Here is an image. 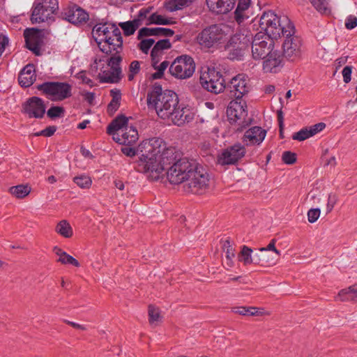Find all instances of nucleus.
I'll return each instance as SVG.
<instances>
[{
  "label": "nucleus",
  "mask_w": 357,
  "mask_h": 357,
  "mask_svg": "<svg viewBox=\"0 0 357 357\" xmlns=\"http://www.w3.org/2000/svg\"><path fill=\"white\" fill-rule=\"evenodd\" d=\"M149 109L154 110L162 119L170 120L174 125L181 126L193 119L190 109L179 105L178 95L172 90H163L155 83L147 93Z\"/></svg>",
  "instance_id": "nucleus-1"
},
{
  "label": "nucleus",
  "mask_w": 357,
  "mask_h": 357,
  "mask_svg": "<svg viewBox=\"0 0 357 357\" xmlns=\"http://www.w3.org/2000/svg\"><path fill=\"white\" fill-rule=\"evenodd\" d=\"M170 183L183 184L185 192L203 194L208 187L209 174L196 160L188 158H179L166 172Z\"/></svg>",
  "instance_id": "nucleus-2"
},
{
  "label": "nucleus",
  "mask_w": 357,
  "mask_h": 357,
  "mask_svg": "<svg viewBox=\"0 0 357 357\" xmlns=\"http://www.w3.org/2000/svg\"><path fill=\"white\" fill-rule=\"evenodd\" d=\"M258 23L259 31L255 34V40L268 38L274 41L282 36L284 38L283 45H298L303 42L287 17L280 18L269 10L263 13Z\"/></svg>",
  "instance_id": "nucleus-3"
},
{
  "label": "nucleus",
  "mask_w": 357,
  "mask_h": 357,
  "mask_svg": "<svg viewBox=\"0 0 357 357\" xmlns=\"http://www.w3.org/2000/svg\"><path fill=\"white\" fill-rule=\"evenodd\" d=\"M92 36L98 45L102 43L107 45H114L115 43L123 44L121 32L116 24L103 20L93 26Z\"/></svg>",
  "instance_id": "nucleus-4"
},
{
  "label": "nucleus",
  "mask_w": 357,
  "mask_h": 357,
  "mask_svg": "<svg viewBox=\"0 0 357 357\" xmlns=\"http://www.w3.org/2000/svg\"><path fill=\"white\" fill-rule=\"evenodd\" d=\"M246 108V102L243 100H233L227 107L228 121L235 126L234 129L238 132H241L251 123L252 119L248 117Z\"/></svg>",
  "instance_id": "nucleus-5"
},
{
  "label": "nucleus",
  "mask_w": 357,
  "mask_h": 357,
  "mask_svg": "<svg viewBox=\"0 0 357 357\" xmlns=\"http://www.w3.org/2000/svg\"><path fill=\"white\" fill-rule=\"evenodd\" d=\"M178 156L174 149H164L158 158L153 161V165L147 175L148 178L153 181L158 180L163 172H167L169 167H172L178 161Z\"/></svg>",
  "instance_id": "nucleus-6"
},
{
  "label": "nucleus",
  "mask_w": 357,
  "mask_h": 357,
  "mask_svg": "<svg viewBox=\"0 0 357 357\" xmlns=\"http://www.w3.org/2000/svg\"><path fill=\"white\" fill-rule=\"evenodd\" d=\"M37 89L53 101H62L72 96V86L67 82H45Z\"/></svg>",
  "instance_id": "nucleus-7"
},
{
  "label": "nucleus",
  "mask_w": 357,
  "mask_h": 357,
  "mask_svg": "<svg viewBox=\"0 0 357 357\" xmlns=\"http://www.w3.org/2000/svg\"><path fill=\"white\" fill-rule=\"evenodd\" d=\"M199 81L204 89L215 94L221 93L226 88L225 79L215 68H208L207 71L202 73Z\"/></svg>",
  "instance_id": "nucleus-8"
},
{
  "label": "nucleus",
  "mask_w": 357,
  "mask_h": 357,
  "mask_svg": "<svg viewBox=\"0 0 357 357\" xmlns=\"http://www.w3.org/2000/svg\"><path fill=\"white\" fill-rule=\"evenodd\" d=\"M174 31L165 28H142L138 32L139 45H171L169 39H158L159 36H172Z\"/></svg>",
  "instance_id": "nucleus-9"
},
{
  "label": "nucleus",
  "mask_w": 357,
  "mask_h": 357,
  "mask_svg": "<svg viewBox=\"0 0 357 357\" xmlns=\"http://www.w3.org/2000/svg\"><path fill=\"white\" fill-rule=\"evenodd\" d=\"M195 70L193 59L188 55L177 57L170 65L169 71L172 75L178 79L190 77Z\"/></svg>",
  "instance_id": "nucleus-10"
},
{
  "label": "nucleus",
  "mask_w": 357,
  "mask_h": 357,
  "mask_svg": "<svg viewBox=\"0 0 357 357\" xmlns=\"http://www.w3.org/2000/svg\"><path fill=\"white\" fill-rule=\"evenodd\" d=\"M137 150L142 153V156L136 162L135 169L139 172L148 175L151 166L153 165V161L157 159V157L153 155L149 139L144 140L139 145Z\"/></svg>",
  "instance_id": "nucleus-11"
},
{
  "label": "nucleus",
  "mask_w": 357,
  "mask_h": 357,
  "mask_svg": "<svg viewBox=\"0 0 357 357\" xmlns=\"http://www.w3.org/2000/svg\"><path fill=\"white\" fill-rule=\"evenodd\" d=\"M274 47L263 61L262 69L266 73H278L283 67L282 48L285 46Z\"/></svg>",
  "instance_id": "nucleus-12"
},
{
  "label": "nucleus",
  "mask_w": 357,
  "mask_h": 357,
  "mask_svg": "<svg viewBox=\"0 0 357 357\" xmlns=\"http://www.w3.org/2000/svg\"><path fill=\"white\" fill-rule=\"evenodd\" d=\"M245 154V148L241 144H235L225 149L217 158L218 164L220 165H235Z\"/></svg>",
  "instance_id": "nucleus-13"
},
{
  "label": "nucleus",
  "mask_w": 357,
  "mask_h": 357,
  "mask_svg": "<svg viewBox=\"0 0 357 357\" xmlns=\"http://www.w3.org/2000/svg\"><path fill=\"white\" fill-rule=\"evenodd\" d=\"M22 112L29 118L41 119L45 113L44 101L36 96L29 98L23 103Z\"/></svg>",
  "instance_id": "nucleus-14"
},
{
  "label": "nucleus",
  "mask_w": 357,
  "mask_h": 357,
  "mask_svg": "<svg viewBox=\"0 0 357 357\" xmlns=\"http://www.w3.org/2000/svg\"><path fill=\"white\" fill-rule=\"evenodd\" d=\"M225 35L217 26H212L204 29L197 36L199 45H212L225 42Z\"/></svg>",
  "instance_id": "nucleus-15"
},
{
  "label": "nucleus",
  "mask_w": 357,
  "mask_h": 357,
  "mask_svg": "<svg viewBox=\"0 0 357 357\" xmlns=\"http://www.w3.org/2000/svg\"><path fill=\"white\" fill-rule=\"evenodd\" d=\"M225 89L229 91L231 96L235 100H242V97L248 92L249 87L245 75L238 74L230 80Z\"/></svg>",
  "instance_id": "nucleus-16"
},
{
  "label": "nucleus",
  "mask_w": 357,
  "mask_h": 357,
  "mask_svg": "<svg viewBox=\"0 0 357 357\" xmlns=\"http://www.w3.org/2000/svg\"><path fill=\"white\" fill-rule=\"evenodd\" d=\"M63 14V17L74 24H82L89 20L88 13L79 6L73 5L66 8Z\"/></svg>",
  "instance_id": "nucleus-17"
},
{
  "label": "nucleus",
  "mask_w": 357,
  "mask_h": 357,
  "mask_svg": "<svg viewBox=\"0 0 357 357\" xmlns=\"http://www.w3.org/2000/svg\"><path fill=\"white\" fill-rule=\"evenodd\" d=\"M24 36L25 45H42L48 42L50 34L46 30L30 28L24 31Z\"/></svg>",
  "instance_id": "nucleus-18"
},
{
  "label": "nucleus",
  "mask_w": 357,
  "mask_h": 357,
  "mask_svg": "<svg viewBox=\"0 0 357 357\" xmlns=\"http://www.w3.org/2000/svg\"><path fill=\"white\" fill-rule=\"evenodd\" d=\"M257 41L255 40V36L253 37L248 29L242 28L231 37L229 45H265L267 43L265 40Z\"/></svg>",
  "instance_id": "nucleus-19"
},
{
  "label": "nucleus",
  "mask_w": 357,
  "mask_h": 357,
  "mask_svg": "<svg viewBox=\"0 0 357 357\" xmlns=\"http://www.w3.org/2000/svg\"><path fill=\"white\" fill-rule=\"evenodd\" d=\"M139 138L137 129L132 126H126L121 131V134L117 133L113 136V139L120 144L131 146L135 143Z\"/></svg>",
  "instance_id": "nucleus-20"
},
{
  "label": "nucleus",
  "mask_w": 357,
  "mask_h": 357,
  "mask_svg": "<svg viewBox=\"0 0 357 357\" xmlns=\"http://www.w3.org/2000/svg\"><path fill=\"white\" fill-rule=\"evenodd\" d=\"M33 4L43 12L45 22L52 20L59 8L58 0H35Z\"/></svg>",
  "instance_id": "nucleus-21"
},
{
  "label": "nucleus",
  "mask_w": 357,
  "mask_h": 357,
  "mask_svg": "<svg viewBox=\"0 0 357 357\" xmlns=\"http://www.w3.org/2000/svg\"><path fill=\"white\" fill-rule=\"evenodd\" d=\"M36 79L35 66L29 63L25 66L20 72L18 82L21 86L27 88L31 86Z\"/></svg>",
  "instance_id": "nucleus-22"
},
{
  "label": "nucleus",
  "mask_w": 357,
  "mask_h": 357,
  "mask_svg": "<svg viewBox=\"0 0 357 357\" xmlns=\"http://www.w3.org/2000/svg\"><path fill=\"white\" fill-rule=\"evenodd\" d=\"M211 11L217 14H225L231 10L235 5V0H206Z\"/></svg>",
  "instance_id": "nucleus-23"
},
{
  "label": "nucleus",
  "mask_w": 357,
  "mask_h": 357,
  "mask_svg": "<svg viewBox=\"0 0 357 357\" xmlns=\"http://www.w3.org/2000/svg\"><path fill=\"white\" fill-rule=\"evenodd\" d=\"M266 131L259 126H254L248 130L243 137L244 142L248 144H259L263 142Z\"/></svg>",
  "instance_id": "nucleus-24"
},
{
  "label": "nucleus",
  "mask_w": 357,
  "mask_h": 357,
  "mask_svg": "<svg viewBox=\"0 0 357 357\" xmlns=\"http://www.w3.org/2000/svg\"><path fill=\"white\" fill-rule=\"evenodd\" d=\"M147 13V10L142 9L139 13L137 18H135L133 20L119 23V26L123 30V34L126 36L132 35L142 25V20L143 17H146Z\"/></svg>",
  "instance_id": "nucleus-25"
},
{
  "label": "nucleus",
  "mask_w": 357,
  "mask_h": 357,
  "mask_svg": "<svg viewBox=\"0 0 357 357\" xmlns=\"http://www.w3.org/2000/svg\"><path fill=\"white\" fill-rule=\"evenodd\" d=\"M128 118L124 115H119L108 125L107 132L113 136L116 135V132L122 130L126 126H128Z\"/></svg>",
  "instance_id": "nucleus-26"
},
{
  "label": "nucleus",
  "mask_w": 357,
  "mask_h": 357,
  "mask_svg": "<svg viewBox=\"0 0 357 357\" xmlns=\"http://www.w3.org/2000/svg\"><path fill=\"white\" fill-rule=\"evenodd\" d=\"M53 252L59 257L56 259L57 262H59L61 264L64 265L71 264L75 267H79L80 266V264L76 259H75L71 255L67 254L65 251H63L61 248H59L58 246H54L53 248Z\"/></svg>",
  "instance_id": "nucleus-27"
},
{
  "label": "nucleus",
  "mask_w": 357,
  "mask_h": 357,
  "mask_svg": "<svg viewBox=\"0 0 357 357\" xmlns=\"http://www.w3.org/2000/svg\"><path fill=\"white\" fill-rule=\"evenodd\" d=\"M121 68H110V70H105L100 75L102 83H117L121 79Z\"/></svg>",
  "instance_id": "nucleus-28"
},
{
  "label": "nucleus",
  "mask_w": 357,
  "mask_h": 357,
  "mask_svg": "<svg viewBox=\"0 0 357 357\" xmlns=\"http://www.w3.org/2000/svg\"><path fill=\"white\" fill-rule=\"evenodd\" d=\"M194 0H165V8L169 12L182 10L192 4Z\"/></svg>",
  "instance_id": "nucleus-29"
},
{
  "label": "nucleus",
  "mask_w": 357,
  "mask_h": 357,
  "mask_svg": "<svg viewBox=\"0 0 357 357\" xmlns=\"http://www.w3.org/2000/svg\"><path fill=\"white\" fill-rule=\"evenodd\" d=\"M337 298H339L341 301H355L357 298V284L342 289Z\"/></svg>",
  "instance_id": "nucleus-30"
},
{
  "label": "nucleus",
  "mask_w": 357,
  "mask_h": 357,
  "mask_svg": "<svg viewBox=\"0 0 357 357\" xmlns=\"http://www.w3.org/2000/svg\"><path fill=\"white\" fill-rule=\"evenodd\" d=\"M252 56L255 60H264L274 46H251Z\"/></svg>",
  "instance_id": "nucleus-31"
},
{
  "label": "nucleus",
  "mask_w": 357,
  "mask_h": 357,
  "mask_svg": "<svg viewBox=\"0 0 357 357\" xmlns=\"http://www.w3.org/2000/svg\"><path fill=\"white\" fill-rule=\"evenodd\" d=\"M8 192L17 199H23L31 192V187L29 185H17L9 188Z\"/></svg>",
  "instance_id": "nucleus-32"
},
{
  "label": "nucleus",
  "mask_w": 357,
  "mask_h": 357,
  "mask_svg": "<svg viewBox=\"0 0 357 357\" xmlns=\"http://www.w3.org/2000/svg\"><path fill=\"white\" fill-rule=\"evenodd\" d=\"M250 0H238L237 8L235 10L236 20L240 24L244 19L248 18V16L244 15L245 11L250 6Z\"/></svg>",
  "instance_id": "nucleus-33"
},
{
  "label": "nucleus",
  "mask_w": 357,
  "mask_h": 357,
  "mask_svg": "<svg viewBox=\"0 0 357 357\" xmlns=\"http://www.w3.org/2000/svg\"><path fill=\"white\" fill-rule=\"evenodd\" d=\"M172 46H153L151 52V56L152 61V66L154 68H157L156 65L160 61L163 54L164 50L170 48Z\"/></svg>",
  "instance_id": "nucleus-34"
},
{
  "label": "nucleus",
  "mask_w": 357,
  "mask_h": 357,
  "mask_svg": "<svg viewBox=\"0 0 357 357\" xmlns=\"http://www.w3.org/2000/svg\"><path fill=\"white\" fill-rule=\"evenodd\" d=\"M55 230L65 238H70L73 235V229L66 220L60 221L56 226Z\"/></svg>",
  "instance_id": "nucleus-35"
},
{
  "label": "nucleus",
  "mask_w": 357,
  "mask_h": 357,
  "mask_svg": "<svg viewBox=\"0 0 357 357\" xmlns=\"http://www.w3.org/2000/svg\"><path fill=\"white\" fill-rule=\"evenodd\" d=\"M282 49L283 50L282 59L285 57L289 60L294 61L300 56L301 51L298 46H285Z\"/></svg>",
  "instance_id": "nucleus-36"
},
{
  "label": "nucleus",
  "mask_w": 357,
  "mask_h": 357,
  "mask_svg": "<svg viewBox=\"0 0 357 357\" xmlns=\"http://www.w3.org/2000/svg\"><path fill=\"white\" fill-rule=\"evenodd\" d=\"M149 141L151 143V148H153V155H155L157 158L161 154V153L164 151V142L161 138L159 137H153L149 139Z\"/></svg>",
  "instance_id": "nucleus-37"
},
{
  "label": "nucleus",
  "mask_w": 357,
  "mask_h": 357,
  "mask_svg": "<svg viewBox=\"0 0 357 357\" xmlns=\"http://www.w3.org/2000/svg\"><path fill=\"white\" fill-rule=\"evenodd\" d=\"M312 6L321 14L330 13L328 3L326 0H309Z\"/></svg>",
  "instance_id": "nucleus-38"
},
{
  "label": "nucleus",
  "mask_w": 357,
  "mask_h": 357,
  "mask_svg": "<svg viewBox=\"0 0 357 357\" xmlns=\"http://www.w3.org/2000/svg\"><path fill=\"white\" fill-rule=\"evenodd\" d=\"M149 20L151 24H171L174 22L171 18H167L156 13L151 14Z\"/></svg>",
  "instance_id": "nucleus-39"
},
{
  "label": "nucleus",
  "mask_w": 357,
  "mask_h": 357,
  "mask_svg": "<svg viewBox=\"0 0 357 357\" xmlns=\"http://www.w3.org/2000/svg\"><path fill=\"white\" fill-rule=\"evenodd\" d=\"M248 52V50L246 47H239L238 46L236 48H234L230 50L228 58L231 60H241L246 52Z\"/></svg>",
  "instance_id": "nucleus-40"
},
{
  "label": "nucleus",
  "mask_w": 357,
  "mask_h": 357,
  "mask_svg": "<svg viewBox=\"0 0 357 357\" xmlns=\"http://www.w3.org/2000/svg\"><path fill=\"white\" fill-rule=\"evenodd\" d=\"M31 21L33 24L45 22V15L38 6L33 4Z\"/></svg>",
  "instance_id": "nucleus-41"
},
{
  "label": "nucleus",
  "mask_w": 357,
  "mask_h": 357,
  "mask_svg": "<svg viewBox=\"0 0 357 357\" xmlns=\"http://www.w3.org/2000/svg\"><path fill=\"white\" fill-rule=\"evenodd\" d=\"M115 53L112 54L110 58L107 60V65L112 68H121L120 63L122 61V57L119 54V51L117 49L114 48Z\"/></svg>",
  "instance_id": "nucleus-42"
},
{
  "label": "nucleus",
  "mask_w": 357,
  "mask_h": 357,
  "mask_svg": "<svg viewBox=\"0 0 357 357\" xmlns=\"http://www.w3.org/2000/svg\"><path fill=\"white\" fill-rule=\"evenodd\" d=\"M252 250L248 248L246 245H243L242 247L240 255L241 256V259H239L240 261H242L244 265H248L252 263Z\"/></svg>",
  "instance_id": "nucleus-43"
},
{
  "label": "nucleus",
  "mask_w": 357,
  "mask_h": 357,
  "mask_svg": "<svg viewBox=\"0 0 357 357\" xmlns=\"http://www.w3.org/2000/svg\"><path fill=\"white\" fill-rule=\"evenodd\" d=\"M160 314L158 308L153 305L149 306V320L151 325L160 320Z\"/></svg>",
  "instance_id": "nucleus-44"
},
{
  "label": "nucleus",
  "mask_w": 357,
  "mask_h": 357,
  "mask_svg": "<svg viewBox=\"0 0 357 357\" xmlns=\"http://www.w3.org/2000/svg\"><path fill=\"white\" fill-rule=\"evenodd\" d=\"M65 113V109L62 107L52 106L47 112V115L50 119H55L63 116Z\"/></svg>",
  "instance_id": "nucleus-45"
},
{
  "label": "nucleus",
  "mask_w": 357,
  "mask_h": 357,
  "mask_svg": "<svg viewBox=\"0 0 357 357\" xmlns=\"http://www.w3.org/2000/svg\"><path fill=\"white\" fill-rule=\"evenodd\" d=\"M74 181L81 188H89L92 183L90 177L84 175L75 177Z\"/></svg>",
  "instance_id": "nucleus-46"
},
{
  "label": "nucleus",
  "mask_w": 357,
  "mask_h": 357,
  "mask_svg": "<svg viewBox=\"0 0 357 357\" xmlns=\"http://www.w3.org/2000/svg\"><path fill=\"white\" fill-rule=\"evenodd\" d=\"M140 63L138 61H133L129 66V73L128 79L129 81L133 80L135 76L140 71Z\"/></svg>",
  "instance_id": "nucleus-47"
},
{
  "label": "nucleus",
  "mask_w": 357,
  "mask_h": 357,
  "mask_svg": "<svg viewBox=\"0 0 357 357\" xmlns=\"http://www.w3.org/2000/svg\"><path fill=\"white\" fill-rule=\"evenodd\" d=\"M310 137L311 136L310 135L308 128L306 127L302 128L298 132H295L292 136V139L298 141H303Z\"/></svg>",
  "instance_id": "nucleus-48"
},
{
  "label": "nucleus",
  "mask_w": 357,
  "mask_h": 357,
  "mask_svg": "<svg viewBox=\"0 0 357 357\" xmlns=\"http://www.w3.org/2000/svg\"><path fill=\"white\" fill-rule=\"evenodd\" d=\"M282 160L285 164L293 165L296 161V154L289 151H284L282 153Z\"/></svg>",
  "instance_id": "nucleus-49"
},
{
  "label": "nucleus",
  "mask_w": 357,
  "mask_h": 357,
  "mask_svg": "<svg viewBox=\"0 0 357 357\" xmlns=\"http://www.w3.org/2000/svg\"><path fill=\"white\" fill-rule=\"evenodd\" d=\"M261 255L263 256L264 258H262L263 262L265 265V266H272L276 264L278 258L271 257L268 255L267 251H260Z\"/></svg>",
  "instance_id": "nucleus-50"
},
{
  "label": "nucleus",
  "mask_w": 357,
  "mask_h": 357,
  "mask_svg": "<svg viewBox=\"0 0 357 357\" xmlns=\"http://www.w3.org/2000/svg\"><path fill=\"white\" fill-rule=\"evenodd\" d=\"M56 130V127L54 126H50L45 128L44 130L36 132L33 134L34 136H45V137H51L52 136Z\"/></svg>",
  "instance_id": "nucleus-51"
},
{
  "label": "nucleus",
  "mask_w": 357,
  "mask_h": 357,
  "mask_svg": "<svg viewBox=\"0 0 357 357\" xmlns=\"http://www.w3.org/2000/svg\"><path fill=\"white\" fill-rule=\"evenodd\" d=\"M319 208H311L307 212V220L310 223L315 222L320 216Z\"/></svg>",
  "instance_id": "nucleus-52"
},
{
  "label": "nucleus",
  "mask_w": 357,
  "mask_h": 357,
  "mask_svg": "<svg viewBox=\"0 0 357 357\" xmlns=\"http://www.w3.org/2000/svg\"><path fill=\"white\" fill-rule=\"evenodd\" d=\"M223 248L225 250L226 259L234 258L235 250L230 245V242L229 240L225 241Z\"/></svg>",
  "instance_id": "nucleus-53"
},
{
  "label": "nucleus",
  "mask_w": 357,
  "mask_h": 357,
  "mask_svg": "<svg viewBox=\"0 0 357 357\" xmlns=\"http://www.w3.org/2000/svg\"><path fill=\"white\" fill-rule=\"evenodd\" d=\"M120 106V101H117V98L115 100H112L107 105V113L109 115H113L119 109Z\"/></svg>",
  "instance_id": "nucleus-54"
},
{
  "label": "nucleus",
  "mask_w": 357,
  "mask_h": 357,
  "mask_svg": "<svg viewBox=\"0 0 357 357\" xmlns=\"http://www.w3.org/2000/svg\"><path fill=\"white\" fill-rule=\"evenodd\" d=\"M326 127V124L324 123H319L314 126H312L308 128L309 133L311 137L317 134L319 132L323 130Z\"/></svg>",
  "instance_id": "nucleus-55"
},
{
  "label": "nucleus",
  "mask_w": 357,
  "mask_h": 357,
  "mask_svg": "<svg viewBox=\"0 0 357 357\" xmlns=\"http://www.w3.org/2000/svg\"><path fill=\"white\" fill-rule=\"evenodd\" d=\"M326 127V124L324 123H319L314 126H312L308 128L309 133L311 137L317 134L319 132L323 130Z\"/></svg>",
  "instance_id": "nucleus-56"
},
{
  "label": "nucleus",
  "mask_w": 357,
  "mask_h": 357,
  "mask_svg": "<svg viewBox=\"0 0 357 357\" xmlns=\"http://www.w3.org/2000/svg\"><path fill=\"white\" fill-rule=\"evenodd\" d=\"M357 26V17L350 15L345 20V27L347 29H353Z\"/></svg>",
  "instance_id": "nucleus-57"
},
{
  "label": "nucleus",
  "mask_w": 357,
  "mask_h": 357,
  "mask_svg": "<svg viewBox=\"0 0 357 357\" xmlns=\"http://www.w3.org/2000/svg\"><path fill=\"white\" fill-rule=\"evenodd\" d=\"M276 240L275 238L272 239L266 248H261L259 249V251H273L277 257H278L280 255V251H279L278 249H276L275 245Z\"/></svg>",
  "instance_id": "nucleus-58"
},
{
  "label": "nucleus",
  "mask_w": 357,
  "mask_h": 357,
  "mask_svg": "<svg viewBox=\"0 0 357 357\" xmlns=\"http://www.w3.org/2000/svg\"><path fill=\"white\" fill-rule=\"evenodd\" d=\"M337 197L335 195L330 194L328 197V202L326 206V213H329L333 210L335 204L337 203Z\"/></svg>",
  "instance_id": "nucleus-59"
},
{
  "label": "nucleus",
  "mask_w": 357,
  "mask_h": 357,
  "mask_svg": "<svg viewBox=\"0 0 357 357\" xmlns=\"http://www.w3.org/2000/svg\"><path fill=\"white\" fill-rule=\"evenodd\" d=\"M352 73V67L347 66L342 70L343 80L345 83H349L351 81V75Z\"/></svg>",
  "instance_id": "nucleus-60"
},
{
  "label": "nucleus",
  "mask_w": 357,
  "mask_h": 357,
  "mask_svg": "<svg viewBox=\"0 0 357 357\" xmlns=\"http://www.w3.org/2000/svg\"><path fill=\"white\" fill-rule=\"evenodd\" d=\"M121 152L129 157L135 156L137 154V150L130 146L122 147Z\"/></svg>",
  "instance_id": "nucleus-61"
},
{
  "label": "nucleus",
  "mask_w": 357,
  "mask_h": 357,
  "mask_svg": "<svg viewBox=\"0 0 357 357\" xmlns=\"http://www.w3.org/2000/svg\"><path fill=\"white\" fill-rule=\"evenodd\" d=\"M77 78L80 79L83 83L88 84L90 86H93V81L86 76L84 72L82 71L77 74Z\"/></svg>",
  "instance_id": "nucleus-62"
},
{
  "label": "nucleus",
  "mask_w": 357,
  "mask_h": 357,
  "mask_svg": "<svg viewBox=\"0 0 357 357\" xmlns=\"http://www.w3.org/2000/svg\"><path fill=\"white\" fill-rule=\"evenodd\" d=\"M263 256L261 255L260 252L258 253H255L253 256H252V263L255 264H259L261 266H265L263 260H262Z\"/></svg>",
  "instance_id": "nucleus-63"
},
{
  "label": "nucleus",
  "mask_w": 357,
  "mask_h": 357,
  "mask_svg": "<svg viewBox=\"0 0 357 357\" xmlns=\"http://www.w3.org/2000/svg\"><path fill=\"white\" fill-rule=\"evenodd\" d=\"M232 312L241 315H248V310L246 307L240 306L233 307Z\"/></svg>",
  "instance_id": "nucleus-64"
}]
</instances>
